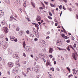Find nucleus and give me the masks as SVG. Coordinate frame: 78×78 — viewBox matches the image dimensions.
Here are the masks:
<instances>
[{
  "label": "nucleus",
  "mask_w": 78,
  "mask_h": 78,
  "mask_svg": "<svg viewBox=\"0 0 78 78\" xmlns=\"http://www.w3.org/2000/svg\"><path fill=\"white\" fill-rule=\"evenodd\" d=\"M46 64L47 66H48V65H49L50 66H51V63L49 62H48V60L47 61Z\"/></svg>",
  "instance_id": "f8f14e48"
},
{
  "label": "nucleus",
  "mask_w": 78,
  "mask_h": 78,
  "mask_svg": "<svg viewBox=\"0 0 78 78\" xmlns=\"http://www.w3.org/2000/svg\"><path fill=\"white\" fill-rule=\"evenodd\" d=\"M16 71V70H14V69H13L12 72V73H17V71Z\"/></svg>",
  "instance_id": "2eb2a0df"
},
{
  "label": "nucleus",
  "mask_w": 78,
  "mask_h": 78,
  "mask_svg": "<svg viewBox=\"0 0 78 78\" xmlns=\"http://www.w3.org/2000/svg\"><path fill=\"white\" fill-rule=\"evenodd\" d=\"M49 57H50V58H53V55H49Z\"/></svg>",
  "instance_id": "ea45409f"
},
{
  "label": "nucleus",
  "mask_w": 78,
  "mask_h": 78,
  "mask_svg": "<svg viewBox=\"0 0 78 78\" xmlns=\"http://www.w3.org/2000/svg\"><path fill=\"white\" fill-rule=\"evenodd\" d=\"M45 43H46L45 42L44 40H42V42H41V44L43 45V46H44V47L45 46V45H46Z\"/></svg>",
  "instance_id": "0eeeda50"
},
{
  "label": "nucleus",
  "mask_w": 78,
  "mask_h": 78,
  "mask_svg": "<svg viewBox=\"0 0 78 78\" xmlns=\"http://www.w3.org/2000/svg\"><path fill=\"white\" fill-rule=\"evenodd\" d=\"M61 28V27L59 26H58V27H57V28Z\"/></svg>",
  "instance_id": "4d7b16f0"
},
{
  "label": "nucleus",
  "mask_w": 78,
  "mask_h": 78,
  "mask_svg": "<svg viewBox=\"0 0 78 78\" xmlns=\"http://www.w3.org/2000/svg\"><path fill=\"white\" fill-rule=\"evenodd\" d=\"M36 27H39V25L38 24H36V26H35Z\"/></svg>",
  "instance_id": "de8ad7c7"
},
{
  "label": "nucleus",
  "mask_w": 78,
  "mask_h": 78,
  "mask_svg": "<svg viewBox=\"0 0 78 78\" xmlns=\"http://www.w3.org/2000/svg\"><path fill=\"white\" fill-rule=\"evenodd\" d=\"M6 2L7 3H10V1L9 0H7Z\"/></svg>",
  "instance_id": "c756f323"
},
{
  "label": "nucleus",
  "mask_w": 78,
  "mask_h": 78,
  "mask_svg": "<svg viewBox=\"0 0 78 78\" xmlns=\"http://www.w3.org/2000/svg\"><path fill=\"white\" fill-rule=\"evenodd\" d=\"M66 69L69 71V72H70V69L69 67H67Z\"/></svg>",
  "instance_id": "5701e85b"
},
{
  "label": "nucleus",
  "mask_w": 78,
  "mask_h": 78,
  "mask_svg": "<svg viewBox=\"0 0 78 78\" xmlns=\"http://www.w3.org/2000/svg\"><path fill=\"white\" fill-rule=\"evenodd\" d=\"M49 14L50 15V16H52V14L50 12H49Z\"/></svg>",
  "instance_id": "393cba45"
},
{
  "label": "nucleus",
  "mask_w": 78,
  "mask_h": 78,
  "mask_svg": "<svg viewBox=\"0 0 78 78\" xmlns=\"http://www.w3.org/2000/svg\"><path fill=\"white\" fill-rule=\"evenodd\" d=\"M4 30L5 31V34L6 33H8V31H7V30H8V28H7V27H5L4 28Z\"/></svg>",
  "instance_id": "6e6552de"
},
{
  "label": "nucleus",
  "mask_w": 78,
  "mask_h": 78,
  "mask_svg": "<svg viewBox=\"0 0 78 78\" xmlns=\"http://www.w3.org/2000/svg\"><path fill=\"white\" fill-rule=\"evenodd\" d=\"M70 40H68L66 41V42L67 43H70Z\"/></svg>",
  "instance_id": "bb28decb"
},
{
  "label": "nucleus",
  "mask_w": 78,
  "mask_h": 78,
  "mask_svg": "<svg viewBox=\"0 0 78 78\" xmlns=\"http://www.w3.org/2000/svg\"><path fill=\"white\" fill-rule=\"evenodd\" d=\"M59 9H62V5H60L59 6Z\"/></svg>",
  "instance_id": "a19ab883"
},
{
  "label": "nucleus",
  "mask_w": 78,
  "mask_h": 78,
  "mask_svg": "<svg viewBox=\"0 0 78 78\" xmlns=\"http://www.w3.org/2000/svg\"><path fill=\"white\" fill-rule=\"evenodd\" d=\"M68 38L67 36H66L65 37V39H67Z\"/></svg>",
  "instance_id": "13d9d810"
},
{
  "label": "nucleus",
  "mask_w": 78,
  "mask_h": 78,
  "mask_svg": "<svg viewBox=\"0 0 78 78\" xmlns=\"http://www.w3.org/2000/svg\"><path fill=\"white\" fill-rule=\"evenodd\" d=\"M39 58H36L35 59V60L36 61H39Z\"/></svg>",
  "instance_id": "f704fd0d"
},
{
  "label": "nucleus",
  "mask_w": 78,
  "mask_h": 78,
  "mask_svg": "<svg viewBox=\"0 0 78 78\" xmlns=\"http://www.w3.org/2000/svg\"><path fill=\"white\" fill-rule=\"evenodd\" d=\"M75 56H76V54H73V58L74 59H75V60H76V58Z\"/></svg>",
  "instance_id": "1a4fd4ad"
},
{
  "label": "nucleus",
  "mask_w": 78,
  "mask_h": 78,
  "mask_svg": "<svg viewBox=\"0 0 78 78\" xmlns=\"http://www.w3.org/2000/svg\"><path fill=\"white\" fill-rule=\"evenodd\" d=\"M76 44H74V47L75 48L76 47Z\"/></svg>",
  "instance_id": "603ef678"
},
{
  "label": "nucleus",
  "mask_w": 78,
  "mask_h": 78,
  "mask_svg": "<svg viewBox=\"0 0 78 78\" xmlns=\"http://www.w3.org/2000/svg\"><path fill=\"white\" fill-rule=\"evenodd\" d=\"M62 11H61V12L60 14V17H61V15H62Z\"/></svg>",
  "instance_id": "052dcab7"
},
{
  "label": "nucleus",
  "mask_w": 78,
  "mask_h": 78,
  "mask_svg": "<svg viewBox=\"0 0 78 78\" xmlns=\"http://www.w3.org/2000/svg\"><path fill=\"white\" fill-rule=\"evenodd\" d=\"M23 56H25V57H26V55H25V53H23Z\"/></svg>",
  "instance_id": "49530a36"
},
{
  "label": "nucleus",
  "mask_w": 78,
  "mask_h": 78,
  "mask_svg": "<svg viewBox=\"0 0 78 78\" xmlns=\"http://www.w3.org/2000/svg\"><path fill=\"white\" fill-rule=\"evenodd\" d=\"M56 44L58 46H60V45H62V43L61 42V41L58 40L57 41Z\"/></svg>",
  "instance_id": "7ed1b4c3"
},
{
  "label": "nucleus",
  "mask_w": 78,
  "mask_h": 78,
  "mask_svg": "<svg viewBox=\"0 0 78 78\" xmlns=\"http://www.w3.org/2000/svg\"><path fill=\"white\" fill-rule=\"evenodd\" d=\"M8 53L9 55H11L12 53V51L11 50H9V51Z\"/></svg>",
  "instance_id": "ddd939ff"
},
{
  "label": "nucleus",
  "mask_w": 78,
  "mask_h": 78,
  "mask_svg": "<svg viewBox=\"0 0 78 78\" xmlns=\"http://www.w3.org/2000/svg\"><path fill=\"white\" fill-rule=\"evenodd\" d=\"M32 6H33V7L34 8H35V4H34V3H32Z\"/></svg>",
  "instance_id": "412c9836"
},
{
  "label": "nucleus",
  "mask_w": 78,
  "mask_h": 78,
  "mask_svg": "<svg viewBox=\"0 0 78 78\" xmlns=\"http://www.w3.org/2000/svg\"><path fill=\"white\" fill-rule=\"evenodd\" d=\"M23 74L24 75V77H27V75H26V74L25 73H23Z\"/></svg>",
  "instance_id": "4be33fe9"
},
{
  "label": "nucleus",
  "mask_w": 78,
  "mask_h": 78,
  "mask_svg": "<svg viewBox=\"0 0 78 78\" xmlns=\"http://www.w3.org/2000/svg\"><path fill=\"white\" fill-rule=\"evenodd\" d=\"M16 31H19V28H17L16 29Z\"/></svg>",
  "instance_id": "3c124183"
},
{
  "label": "nucleus",
  "mask_w": 78,
  "mask_h": 78,
  "mask_svg": "<svg viewBox=\"0 0 78 78\" xmlns=\"http://www.w3.org/2000/svg\"><path fill=\"white\" fill-rule=\"evenodd\" d=\"M26 33L27 34H29L30 33V31L29 30H28L26 31Z\"/></svg>",
  "instance_id": "4c0bfd02"
},
{
  "label": "nucleus",
  "mask_w": 78,
  "mask_h": 78,
  "mask_svg": "<svg viewBox=\"0 0 78 78\" xmlns=\"http://www.w3.org/2000/svg\"><path fill=\"white\" fill-rule=\"evenodd\" d=\"M2 24L3 25H4V24H5V21H2Z\"/></svg>",
  "instance_id": "c85d7f7f"
},
{
  "label": "nucleus",
  "mask_w": 78,
  "mask_h": 78,
  "mask_svg": "<svg viewBox=\"0 0 78 78\" xmlns=\"http://www.w3.org/2000/svg\"><path fill=\"white\" fill-rule=\"evenodd\" d=\"M75 5H76V6H77L78 7V4L77 3H75Z\"/></svg>",
  "instance_id": "69168bd1"
},
{
  "label": "nucleus",
  "mask_w": 78,
  "mask_h": 78,
  "mask_svg": "<svg viewBox=\"0 0 78 78\" xmlns=\"http://www.w3.org/2000/svg\"><path fill=\"white\" fill-rule=\"evenodd\" d=\"M7 74L9 75H10V72L9 71H8L7 72Z\"/></svg>",
  "instance_id": "e433bc0d"
},
{
  "label": "nucleus",
  "mask_w": 78,
  "mask_h": 78,
  "mask_svg": "<svg viewBox=\"0 0 78 78\" xmlns=\"http://www.w3.org/2000/svg\"><path fill=\"white\" fill-rule=\"evenodd\" d=\"M27 49L26 50V51H30V48H29V49L28 48H26Z\"/></svg>",
  "instance_id": "a878e982"
},
{
  "label": "nucleus",
  "mask_w": 78,
  "mask_h": 78,
  "mask_svg": "<svg viewBox=\"0 0 78 78\" xmlns=\"http://www.w3.org/2000/svg\"><path fill=\"white\" fill-rule=\"evenodd\" d=\"M37 32H36V31L35 32V35H37L38 36L39 35V34L38 33V30H37Z\"/></svg>",
  "instance_id": "a211bd4d"
},
{
  "label": "nucleus",
  "mask_w": 78,
  "mask_h": 78,
  "mask_svg": "<svg viewBox=\"0 0 78 78\" xmlns=\"http://www.w3.org/2000/svg\"><path fill=\"white\" fill-rule=\"evenodd\" d=\"M70 47L69 46H68L67 48V50L69 51H70Z\"/></svg>",
  "instance_id": "b1692460"
},
{
  "label": "nucleus",
  "mask_w": 78,
  "mask_h": 78,
  "mask_svg": "<svg viewBox=\"0 0 78 78\" xmlns=\"http://www.w3.org/2000/svg\"><path fill=\"white\" fill-rule=\"evenodd\" d=\"M76 70H75V69H73V72H75V71H76Z\"/></svg>",
  "instance_id": "6e6d98bb"
},
{
  "label": "nucleus",
  "mask_w": 78,
  "mask_h": 78,
  "mask_svg": "<svg viewBox=\"0 0 78 78\" xmlns=\"http://www.w3.org/2000/svg\"><path fill=\"white\" fill-rule=\"evenodd\" d=\"M14 41L15 42H17V39H15Z\"/></svg>",
  "instance_id": "09e8293b"
},
{
  "label": "nucleus",
  "mask_w": 78,
  "mask_h": 78,
  "mask_svg": "<svg viewBox=\"0 0 78 78\" xmlns=\"http://www.w3.org/2000/svg\"><path fill=\"white\" fill-rule=\"evenodd\" d=\"M34 40L35 41H38V39H37V38H35Z\"/></svg>",
  "instance_id": "72a5a7b5"
},
{
  "label": "nucleus",
  "mask_w": 78,
  "mask_h": 78,
  "mask_svg": "<svg viewBox=\"0 0 78 78\" xmlns=\"http://www.w3.org/2000/svg\"><path fill=\"white\" fill-rule=\"evenodd\" d=\"M39 76H39V75H37V78H39Z\"/></svg>",
  "instance_id": "0e129e2a"
},
{
  "label": "nucleus",
  "mask_w": 78,
  "mask_h": 78,
  "mask_svg": "<svg viewBox=\"0 0 78 78\" xmlns=\"http://www.w3.org/2000/svg\"><path fill=\"white\" fill-rule=\"evenodd\" d=\"M44 9V8L42 7H40V9Z\"/></svg>",
  "instance_id": "8fccbe9b"
},
{
  "label": "nucleus",
  "mask_w": 78,
  "mask_h": 78,
  "mask_svg": "<svg viewBox=\"0 0 78 78\" xmlns=\"http://www.w3.org/2000/svg\"><path fill=\"white\" fill-rule=\"evenodd\" d=\"M51 70H52V71H54V68H51Z\"/></svg>",
  "instance_id": "c03bdc74"
},
{
  "label": "nucleus",
  "mask_w": 78,
  "mask_h": 78,
  "mask_svg": "<svg viewBox=\"0 0 78 78\" xmlns=\"http://www.w3.org/2000/svg\"><path fill=\"white\" fill-rule=\"evenodd\" d=\"M30 36L32 37H34V34H31L30 35Z\"/></svg>",
  "instance_id": "dca6fc26"
},
{
  "label": "nucleus",
  "mask_w": 78,
  "mask_h": 78,
  "mask_svg": "<svg viewBox=\"0 0 78 78\" xmlns=\"http://www.w3.org/2000/svg\"><path fill=\"white\" fill-rule=\"evenodd\" d=\"M35 32H36V31H34V30H33L32 31V33H33L34 34L35 33Z\"/></svg>",
  "instance_id": "bf43d9fd"
},
{
  "label": "nucleus",
  "mask_w": 78,
  "mask_h": 78,
  "mask_svg": "<svg viewBox=\"0 0 78 78\" xmlns=\"http://www.w3.org/2000/svg\"><path fill=\"white\" fill-rule=\"evenodd\" d=\"M27 20H28V22H30V19H29V18L28 17L27 18Z\"/></svg>",
  "instance_id": "e2e57ef3"
},
{
  "label": "nucleus",
  "mask_w": 78,
  "mask_h": 78,
  "mask_svg": "<svg viewBox=\"0 0 78 78\" xmlns=\"http://www.w3.org/2000/svg\"><path fill=\"white\" fill-rule=\"evenodd\" d=\"M15 78H20V77L19 76H17L15 77Z\"/></svg>",
  "instance_id": "37998d69"
},
{
  "label": "nucleus",
  "mask_w": 78,
  "mask_h": 78,
  "mask_svg": "<svg viewBox=\"0 0 78 78\" xmlns=\"http://www.w3.org/2000/svg\"><path fill=\"white\" fill-rule=\"evenodd\" d=\"M8 66L10 67H13V66H14V64L11 62H9Z\"/></svg>",
  "instance_id": "20e7f679"
},
{
  "label": "nucleus",
  "mask_w": 78,
  "mask_h": 78,
  "mask_svg": "<svg viewBox=\"0 0 78 78\" xmlns=\"http://www.w3.org/2000/svg\"><path fill=\"white\" fill-rule=\"evenodd\" d=\"M12 18H13V16H11L10 18V20H12L13 19Z\"/></svg>",
  "instance_id": "6ab92c4d"
},
{
  "label": "nucleus",
  "mask_w": 78,
  "mask_h": 78,
  "mask_svg": "<svg viewBox=\"0 0 78 78\" xmlns=\"http://www.w3.org/2000/svg\"><path fill=\"white\" fill-rule=\"evenodd\" d=\"M10 38L11 41H14V40L15 38V37H10Z\"/></svg>",
  "instance_id": "9b49d317"
},
{
  "label": "nucleus",
  "mask_w": 78,
  "mask_h": 78,
  "mask_svg": "<svg viewBox=\"0 0 78 78\" xmlns=\"http://www.w3.org/2000/svg\"><path fill=\"white\" fill-rule=\"evenodd\" d=\"M43 59L44 62L45 63V62H46V60H45V59H44V58H43Z\"/></svg>",
  "instance_id": "a18cd8bd"
},
{
  "label": "nucleus",
  "mask_w": 78,
  "mask_h": 78,
  "mask_svg": "<svg viewBox=\"0 0 78 78\" xmlns=\"http://www.w3.org/2000/svg\"><path fill=\"white\" fill-rule=\"evenodd\" d=\"M1 45L3 46V48L5 49L7 48V43L6 42L4 43L3 41L0 42Z\"/></svg>",
  "instance_id": "f257e3e1"
},
{
  "label": "nucleus",
  "mask_w": 78,
  "mask_h": 78,
  "mask_svg": "<svg viewBox=\"0 0 78 78\" xmlns=\"http://www.w3.org/2000/svg\"><path fill=\"white\" fill-rule=\"evenodd\" d=\"M57 48L60 50H63L62 49H61V48H59L58 47Z\"/></svg>",
  "instance_id": "79ce46f5"
},
{
  "label": "nucleus",
  "mask_w": 78,
  "mask_h": 78,
  "mask_svg": "<svg viewBox=\"0 0 78 78\" xmlns=\"http://www.w3.org/2000/svg\"><path fill=\"white\" fill-rule=\"evenodd\" d=\"M32 24L33 25H35V27H36V24L35 23H32Z\"/></svg>",
  "instance_id": "7c9ffc66"
},
{
  "label": "nucleus",
  "mask_w": 78,
  "mask_h": 78,
  "mask_svg": "<svg viewBox=\"0 0 78 78\" xmlns=\"http://www.w3.org/2000/svg\"><path fill=\"white\" fill-rule=\"evenodd\" d=\"M15 71H17V70H18L19 69L18 68V67H15Z\"/></svg>",
  "instance_id": "f3484780"
},
{
  "label": "nucleus",
  "mask_w": 78,
  "mask_h": 78,
  "mask_svg": "<svg viewBox=\"0 0 78 78\" xmlns=\"http://www.w3.org/2000/svg\"><path fill=\"white\" fill-rule=\"evenodd\" d=\"M50 32H49V31H48V32H47V33H48V34H50Z\"/></svg>",
  "instance_id": "774afa93"
},
{
  "label": "nucleus",
  "mask_w": 78,
  "mask_h": 78,
  "mask_svg": "<svg viewBox=\"0 0 78 78\" xmlns=\"http://www.w3.org/2000/svg\"><path fill=\"white\" fill-rule=\"evenodd\" d=\"M73 74H76V73H77V71L76 70V71H73Z\"/></svg>",
  "instance_id": "aec40b11"
},
{
  "label": "nucleus",
  "mask_w": 78,
  "mask_h": 78,
  "mask_svg": "<svg viewBox=\"0 0 78 78\" xmlns=\"http://www.w3.org/2000/svg\"><path fill=\"white\" fill-rule=\"evenodd\" d=\"M54 64H56V62L55 61H54Z\"/></svg>",
  "instance_id": "680f3d73"
},
{
  "label": "nucleus",
  "mask_w": 78,
  "mask_h": 78,
  "mask_svg": "<svg viewBox=\"0 0 78 78\" xmlns=\"http://www.w3.org/2000/svg\"><path fill=\"white\" fill-rule=\"evenodd\" d=\"M13 58H16V59H18L19 58V57L18 56V54L16 52V53H14L13 55Z\"/></svg>",
  "instance_id": "f03ea898"
},
{
  "label": "nucleus",
  "mask_w": 78,
  "mask_h": 78,
  "mask_svg": "<svg viewBox=\"0 0 78 78\" xmlns=\"http://www.w3.org/2000/svg\"><path fill=\"white\" fill-rule=\"evenodd\" d=\"M41 20V16H37L36 20H37V21H40Z\"/></svg>",
  "instance_id": "423d86ee"
},
{
  "label": "nucleus",
  "mask_w": 78,
  "mask_h": 78,
  "mask_svg": "<svg viewBox=\"0 0 78 78\" xmlns=\"http://www.w3.org/2000/svg\"><path fill=\"white\" fill-rule=\"evenodd\" d=\"M34 70L35 72H36V73H38L39 69H38V68H37V67H34Z\"/></svg>",
  "instance_id": "39448f33"
},
{
  "label": "nucleus",
  "mask_w": 78,
  "mask_h": 78,
  "mask_svg": "<svg viewBox=\"0 0 78 78\" xmlns=\"http://www.w3.org/2000/svg\"><path fill=\"white\" fill-rule=\"evenodd\" d=\"M26 4V3H25V2L24 3V5H23L24 6V7L25 6Z\"/></svg>",
  "instance_id": "338daca9"
},
{
  "label": "nucleus",
  "mask_w": 78,
  "mask_h": 78,
  "mask_svg": "<svg viewBox=\"0 0 78 78\" xmlns=\"http://www.w3.org/2000/svg\"><path fill=\"white\" fill-rule=\"evenodd\" d=\"M50 5H51V7H55V5H53L52 4H50Z\"/></svg>",
  "instance_id": "cd10ccee"
},
{
  "label": "nucleus",
  "mask_w": 78,
  "mask_h": 78,
  "mask_svg": "<svg viewBox=\"0 0 78 78\" xmlns=\"http://www.w3.org/2000/svg\"><path fill=\"white\" fill-rule=\"evenodd\" d=\"M46 38L47 39H50V37L49 36H48L46 37Z\"/></svg>",
  "instance_id": "58836bf2"
},
{
  "label": "nucleus",
  "mask_w": 78,
  "mask_h": 78,
  "mask_svg": "<svg viewBox=\"0 0 78 78\" xmlns=\"http://www.w3.org/2000/svg\"><path fill=\"white\" fill-rule=\"evenodd\" d=\"M44 3H46V5L48 4V2H46L45 1H44Z\"/></svg>",
  "instance_id": "5fc2aeb1"
},
{
  "label": "nucleus",
  "mask_w": 78,
  "mask_h": 78,
  "mask_svg": "<svg viewBox=\"0 0 78 78\" xmlns=\"http://www.w3.org/2000/svg\"><path fill=\"white\" fill-rule=\"evenodd\" d=\"M48 17L49 19H52V18H51V17L50 16H48Z\"/></svg>",
  "instance_id": "473e14b6"
},
{
  "label": "nucleus",
  "mask_w": 78,
  "mask_h": 78,
  "mask_svg": "<svg viewBox=\"0 0 78 78\" xmlns=\"http://www.w3.org/2000/svg\"><path fill=\"white\" fill-rule=\"evenodd\" d=\"M71 76H73V75H72V74H71L69 75L68 76V78H70V77H71Z\"/></svg>",
  "instance_id": "2f4dec72"
},
{
  "label": "nucleus",
  "mask_w": 78,
  "mask_h": 78,
  "mask_svg": "<svg viewBox=\"0 0 78 78\" xmlns=\"http://www.w3.org/2000/svg\"><path fill=\"white\" fill-rule=\"evenodd\" d=\"M53 52V48H50L49 49V53H52Z\"/></svg>",
  "instance_id": "9d476101"
},
{
  "label": "nucleus",
  "mask_w": 78,
  "mask_h": 78,
  "mask_svg": "<svg viewBox=\"0 0 78 78\" xmlns=\"http://www.w3.org/2000/svg\"><path fill=\"white\" fill-rule=\"evenodd\" d=\"M23 47L24 48H25V46L26 45V44H25V41H23Z\"/></svg>",
  "instance_id": "4468645a"
},
{
  "label": "nucleus",
  "mask_w": 78,
  "mask_h": 78,
  "mask_svg": "<svg viewBox=\"0 0 78 78\" xmlns=\"http://www.w3.org/2000/svg\"><path fill=\"white\" fill-rule=\"evenodd\" d=\"M62 37H65V35H64V34H62Z\"/></svg>",
  "instance_id": "c9c22d12"
},
{
  "label": "nucleus",
  "mask_w": 78,
  "mask_h": 78,
  "mask_svg": "<svg viewBox=\"0 0 78 78\" xmlns=\"http://www.w3.org/2000/svg\"><path fill=\"white\" fill-rule=\"evenodd\" d=\"M56 69L58 70V71H59V68H57Z\"/></svg>",
  "instance_id": "864d4df0"
}]
</instances>
